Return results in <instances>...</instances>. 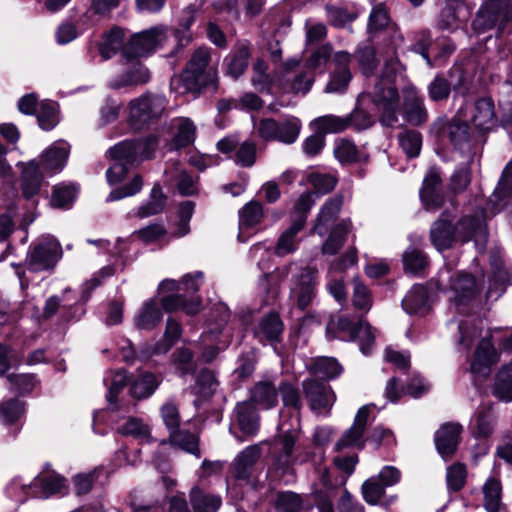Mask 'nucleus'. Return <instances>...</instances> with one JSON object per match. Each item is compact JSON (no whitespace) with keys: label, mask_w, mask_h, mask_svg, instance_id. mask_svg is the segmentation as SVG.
<instances>
[{"label":"nucleus","mask_w":512,"mask_h":512,"mask_svg":"<svg viewBox=\"0 0 512 512\" xmlns=\"http://www.w3.org/2000/svg\"><path fill=\"white\" fill-rule=\"evenodd\" d=\"M498 209L492 207L489 212L481 210L474 215L463 216L456 226L445 215L433 223L430 229V240L438 251H443L452 246L454 242H475L476 247L482 248L486 243L487 229L486 218L493 216Z\"/></svg>","instance_id":"f257e3e1"},{"label":"nucleus","mask_w":512,"mask_h":512,"mask_svg":"<svg viewBox=\"0 0 512 512\" xmlns=\"http://www.w3.org/2000/svg\"><path fill=\"white\" fill-rule=\"evenodd\" d=\"M403 77V67L398 60H391L384 66L380 80L376 83L372 98L375 105L383 110L381 122L387 126L396 120L399 96L394 86L397 78Z\"/></svg>","instance_id":"f03ea898"},{"label":"nucleus","mask_w":512,"mask_h":512,"mask_svg":"<svg viewBox=\"0 0 512 512\" xmlns=\"http://www.w3.org/2000/svg\"><path fill=\"white\" fill-rule=\"evenodd\" d=\"M62 257L58 241L52 237L39 240L30 246L25 259V268L29 272L52 270Z\"/></svg>","instance_id":"7ed1b4c3"},{"label":"nucleus","mask_w":512,"mask_h":512,"mask_svg":"<svg viewBox=\"0 0 512 512\" xmlns=\"http://www.w3.org/2000/svg\"><path fill=\"white\" fill-rule=\"evenodd\" d=\"M448 291L451 293L450 297L455 310L459 313H466L476 303L480 284L471 274L460 272L449 278Z\"/></svg>","instance_id":"20e7f679"},{"label":"nucleus","mask_w":512,"mask_h":512,"mask_svg":"<svg viewBox=\"0 0 512 512\" xmlns=\"http://www.w3.org/2000/svg\"><path fill=\"white\" fill-rule=\"evenodd\" d=\"M337 333L347 334V336H338L343 340H358L361 352L364 355L370 353L375 336L367 322L360 321L358 325L354 326L347 317L339 316L336 319L333 318L327 325V334L332 335L331 337H336Z\"/></svg>","instance_id":"39448f33"},{"label":"nucleus","mask_w":512,"mask_h":512,"mask_svg":"<svg viewBox=\"0 0 512 512\" xmlns=\"http://www.w3.org/2000/svg\"><path fill=\"white\" fill-rule=\"evenodd\" d=\"M165 96L145 93L129 103V117L131 123L139 128L158 120L166 109Z\"/></svg>","instance_id":"423d86ee"},{"label":"nucleus","mask_w":512,"mask_h":512,"mask_svg":"<svg viewBox=\"0 0 512 512\" xmlns=\"http://www.w3.org/2000/svg\"><path fill=\"white\" fill-rule=\"evenodd\" d=\"M157 147L154 136L142 140H126L113 146L109 151L111 159L132 165L136 162L149 159Z\"/></svg>","instance_id":"0eeeda50"},{"label":"nucleus","mask_w":512,"mask_h":512,"mask_svg":"<svg viewBox=\"0 0 512 512\" xmlns=\"http://www.w3.org/2000/svg\"><path fill=\"white\" fill-rule=\"evenodd\" d=\"M169 28L159 25L131 37L124 48L127 58L139 57L161 48L169 37Z\"/></svg>","instance_id":"6e6552de"},{"label":"nucleus","mask_w":512,"mask_h":512,"mask_svg":"<svg viewBox=\"0 0 512 512\" xmlns=\"http://www.w3.org/2000/svg\"><path fill=\"white\" fill-rule=\"evenodd\" d=\"M512 19V4L509 0H488L478 11L472 26L475 32L490 30L498 21Z\"/></svg>","instance_id":"1a4fd4ad"},{"label":"nucleus","mask_w":512,"mask_h":512,"mask_svg":"<svg viewBox=\"0 0 512 512\" xmlns=\"http://www.w3.org/2000/svg\"><path fill=\"white\" fill-rule=\"evenodd\" d=\"M211 54L208 48L197 49L182 74L186 86L191 88L206 83L207 76L214 74L215 69L210 65Z\"/></svg>","instance_id":"9d476101"},{"label":"nucleus","mask_w":512,"mask_h":512,"mask_svg":"<svg viewBox=\"0 0 512 512\" xmlns=\"http://www.w3.org/2000/svg\"><path fill=\"white\" fill-rule=\"evenodd\" d=\"M317 270L305 268L291 288V298L301 310L307 308L316 295Z\"/></svg>","instance_id":"9b49d317"},{"label":"nucleus","mask_w":512,"mask_h":512,"mask_svg":"<svg viewBox=\"0 0 512 512\" xmlns=\"http://www.w3.org/2000/svg\"><path fill=\"white\" fill-rule=\"evenodd\" d=\"M469 17L470 9L463 0H446L436 26L440 30L454 31L465 24Z\"/></svg>","instance_id":"f8f14e48"},{"label":"nucleus","mask_w":512,"mask_h":512,"mask_svg":"<svg viewBox=\"0 0 512 512\" xmlns=\"http://www.w3.org/2000/svg\"><path fill=\"white\" fill-rule=\"evenodd\" d=\"M371 408L368 405L362 406L354 419L353 425L347 429L335 445L337 450L348 447L363 449L365 445L364 432L367 426Z\"/></svg>","instance_id":"ddd939ff"},{"label":"nucleus","mask_w":512,"mask_h":512,"mask_svg":"<svg viewBox=\"0 0 512 512\" xmlns=\"http://www.w3.org/2000/svg\"><path fill=\"white\" fill-rule=\"evenodd\" d=\"M304 229V218L298 217L292 220L290 225L284 229L273 248V253L278 257H285L295 253L301 243L302 238L299 233Z\"/></svg>","instance_id":"4468645a"},{"label":"nucleus","mask_w":512,"mask_h":512,"mask_svg":"<svg viewBox=\"0 0 512 512\" xmlns=\"http://www.w3.org/2000/svg\"><path fill=\"white\" fill-rule=\"evenodd\" d=\"M333 62L335 65L334 72L326 85L327 93H342L346 90L352 75L349 69L351 55L344 51L335 53Z\"/></svg>","instance_id":"2eb2a0df"},{"label":"nucleus","mask_w":512,"mask_h":512,"mask_svg":"<svg viewBox=\"0 0 512 512\" xmlns=\"http://www.w3.org/2000/svg\"><path fill=\"white\" fill-rule=\"evenodd\" d=\"M303 389L310 401L311 409L319 413L329 409L335 401V394L331 387L323 383L306 380L303 382Z\"/></svg>","instance_id":"dca6fc26"},{"label":"nucleus","mask_w":512,"mask_h":512,"mask_svg":"<svg viewBox=\"0 0 512 512\" xmlns=\"http://www.w3.org/2000/svg\"><path fill=\"white\" fill-rule=\"evenodd\" d=\"M38 485L42 487V495L44 497H48L53 494L64 493L66 491L65 479L55 473L38 475L34 480L33 487H36ZM18 487H20L23 490L32 489V486L26 487L22 485L18 479H14L8 488L11 496H14V491Z\"/></svg>","instance_id":"f3484780"},{"label":"nucleus","mask_w":512,"mask_h":512,"mask_svg":"<svg viewBox=\"0 0 512 512\" xmlns=\"http://www.w3.org/2000/svg\"><path fill=\"white\" fill-rule=\"evenodd\" d=\"M462 426L458 423H446L435 433V445L442 458L450 457L457 449Z\"/></svg>","instance_id":"a211bd4d"},{"label":"nucleus","mask_w":512,"mask_h":512,"mask_svg":"<svg viewBox=\"0 0 512 512\" xmlns=\"http://www.w3.org/2000/svg\"><path fill=\"white\" fill-rule=\"evenodd\" d=\"M70 146L64 141H56L41 155L43 170L48 175L60 172L68 159Z\"/></svg>","instance_id":"6ab92c4d"},{"label":"nucleus","mask_w":512,"mask_h":512,"mask_svg":"<svg viewBox=\"0 0 512 512\" xmlns=\"http://www.w3.org/2000/svg\"><path fill=\"white\" fill-rule=\"evenodd\" d=\"M300 64V60L296 58L288 59L284 63V71L285 75L283 76V81L286 83L283 84L284 91H290L295 94H306L314 81L313 75L308 71H302L296 74L293 79L288 77V73L297 68Z\"/></svg>","instance_id":"aec40b11"},{"label":"nucleus","mask_w":512,"mask_h":512,"mask_svg":"<svg viewBox=\"0 0 512 512\" xmlns=\"http://www.w3.org/2000/svg\"><path fill=\"white\" fill-rule=\"evenodd\" d=\"M497 361V352L493 348L491 341L484 338L478 345L475 355L471 361V373L479 376H486L490 372V367Z\"/></svg>","instance_id":"412c9836"},{"label":"nucleus","mask_w":512,"mask_h":512,"mask_svg":"<svg viewBox=\"0 0 512 512\" xmlns=\"http://www.w3.org/2000/svg\"><path fill=\"white\" fill-rule=\"evenodd\" d=\"M261 455L258 445H251L241 451L233 463V473L238 480H248L253 468Z\"/></svg>","instance_id":"4be33fe9"},{"label":"nucleus","mask_w":512,"mask_h":512,"mask_svg":"<svg viewBox=\"0 0 512 512\" xmlns=\"http://www.w3.org/2000/svg\"><path fill=\"white\" fill-rule=\"evenodd\" d=\"M43 181V175L36 160L22 164L21 185L22 193L26 199H31L38 194Z\"/></svg>","instance_id":"5701e85b"},{"label":"nucleus","mask_w":512,"mask_h":512,"mask_svg":"<svg viewBox=\"0 0 512 512\" xmlns=\"http://www.w3.org/2000/svg\"><path fill=\"white\" fill-rule=\"evenodd\" d=\"M440 176L431 170L423 181L420 197L426 210L434 211L443 203V197L439 193Z\"/></svg>","instance_id":"b1692460"},{"label":"nucleus","mask_w":512,"mask_h":512,"mask_svg":"<svg viewBox=\"0 0 512 512\" xmlns=\"http://www.w3.org/2000/svg\"><path fill=\"white\" fill-rule=\"evenodd\" d=\"M150 79L149 70L139 62H133L119 77L109 82L112 89H121L129 86L145 84Z\"/></svg>","instance_id":"393cba45"},{"label":"nucleus","mask_w":512,"mask_h":512,"mask_svg":"<svg viewBox=\"0 0 512 512\" xmlns=\"http://www.w3.org/2000/svg\"><path fill=\"white\" fill-rule=\"evenodd\" d=\"M342 206V198L329 199L321 208L313 227V232L323 236L330 228H334L337 215Z\"/></svg>","instance_id":"a878e982"},{"label":"nucleus","mask_w":512,"mask_h":512,"mask_svg":"<svg viewBox=\"0 0 512 512\" xmlns=\"http://www.w3.org/2000/svg\"><path fill=\"white\" fill-rule=\"evenodd\" d=\"M297 439V431L289 430L280 436L274 445V451L278 454L275 456V465L277 468L287 470L293 464L292 453Z\"/></svg>","instance_id":"bb28decb"},{"label":"nucleus","mask_w":512,"mask_h":512,"mask_svg":"<svg viewBox=\"0 0 512 512\" xmlns=\"http://www.w3.org/2000/svg\"><path fill=\"white\" fill-rule=\"evenodd\" d=\"M470 121L475 128L482 131L489 130L494 125L495 111L491 99L481 98L475 102L471 110Z\"/></svg>","instance_id":"cd10ccee"},{"label":"nucleus","mask_w":512,"mask_h":512,"mask_svg":"<svg viewBox=\"0 0 512 512\" xmlns=\"http://www.w3.org/2000/svg\"><path fill=\"white\" fill-rule=\"evenodd\" d=\"M403 309L408 314L424 315L429 310L427 289L422 285H415L402 301Z\"/></svg>","instance_id":"c85d7f7f"},{"label":"nucleus","mask_w":512,"mask_h":512,"mask_svg":"<svg viewBox=\"0 0 512 512\" xmlns=\"http://www.w3.org/2000/svg\"><path fill=\"white\" fill-rule=\"evenodd\" d=\"M235 419L240 431L246 436H253L258 430V417L255 409L249 402H243L237 405L235 409Z\"/></svg>","instance_id":"c756f323"},{"label":"nucleus","mask_w":512,"mask_h":512,"mask_svg":"<svg viewBox=\"0 0 512 512\" xmlns=\"http://www.w3.org/2000/svg\"><path fill=\"white\" fill-rule=\"evenodd\" d=\"M249 44L246 41L237 44L235 52L226 57L227 74L233 78L241 76L248 66Z\"/></svg>","instance_id":"7c9ffc66"},{"label":"nucleus","mask_w":512,"mask_h":512,"mask_svg":"<svg viewBox=\"0 0 512 512\" xmlns=\"http://www.w3.org/2000/svg\"><path fill=\"white\" fill-rule=\"evenodd\" d=\"M180 336L181 327L179 323L172 318H168L163 341L142 351V357L149 358L155 354L166 353Z\"/></svg>","instance_id":"2f4dec72"},{"label":"nucleus","mask_w":512,"mask_h":512,"mask_svg":"<svg viewBox=\"0 0 512 512\" xmlns=\"http://www.w3.org/2000/svg\"><path fill=\"white\" fill-rule=\"evenodd\" d=\"M162 319V312L158 303L150 299L143 303L135 316V325L140 329H153Z\"/></svg>","instance_id":"473e14b6"},{"label":"nucleus","mask_w":512,"mask_h":512,"mask_svg":"<svg viewBox=\"0 0 512 512\" xmlns=\"http://www.w3.org/2000/svg\"><path fill=\"white\" fill-rule=\"evenodd\" d=\"M162 306L165 311L172 312L176 310H183L188 315H194L200 311L201 301L199 298L194 297L190 300L184 299L183 295L170 294L162 297Z\"/></svg>","instance_id":"72a5a7b5"},{"label":"nucleus","mask_w":512,"mask_h":512,"mask_svg":"<svg viewBox=\"0 0 512 512\" xmlns=\"http://www.w3.org/2000/svg\"><path fill=\"white\" fill-rule=\"evenodd\" d=\"M171 127L174 131L173 142L176 147H185L194 142L196 127L191 119L176 118L172 121Z\"/></svg>","instance_id":"f704fd0d"},{"label":"nucleus","mask_w":512,"mask_h":512,"mask_svg":"<svg viewBox=\"0 0 512 512\" xmlns=\"http://www.w3.org/2000/svg\"><path fill=\"white\" fill-rule=\"evenodd\" d=\"M282 331L283 323L280 317L275 313H271L260 321L255 335L260 341L268 340L273 342L279 339Z\"/></svg>","instance_id":"c9c22d12"},{"label":"nucleus","mask_w":512,"mask_h":512,"mask_svg":"<svg viewBox=\"0 0 512 512\" xmlns=\"http://www.w3.org/2000/svg\"><path fill=\"white\" fill-rule=\"evenodd\" d=\"M310 126L315 132L320 133L325 137L328 133H339L349 127V120L346 117L336 115H324L314 119Z\"/></svg>","instance_id":"e433bc0d"},{"label":"nucleus","mask_w":512,"mask_h":512,"mask_svg":"<svg viewBox=\"0 0 512 512\" xmlns=\"http://www.w3.org/2000/svg\"><path fill=\"white\" fill-rule=\"evenodd\" d=\"M190 502L194 512H216L221 506L220 497L207 494L198 488L191 490Z\"/></svg>","instance_id":"4c0bfd02"},{"label":"nucleus","mask_w":512,"mask_h":512,"mask_svg":"<svg viewBox=\"0 0 512 512\" xmlns=\"http://www.w3.org/2000/svg\"><path fill=\"white\" fill-rule=\"evenodd\" d=\"M349 228L350 222L346 220L336 224L328 239L322 245V253L327 255L336 254L344 245Z\"/></svg>","instance_id":"58836bf2"},{"label":"nucleus","mask_w":512,"mask_h":512,"mask_svg":"<svg viewBox=\"0 0 512 512\" xmlns=\"http://www.w3.org/2000/svg\"><path fill=\"white\" fill-rule=\"evenodd\" d=\"M159 383V379L154 374L142 373L133 381L131 394L137 399L147 398L155 392Z\"/></svg>","instance_id":"ea45409f"},{"label":"nucleus","mask_w":512,"mask_h":512,"mask_svg":"<svg viewBox=\"0 0 512 512\" xmlns=\"http://www.w3.org/2000/svg\"><path fill=\"white\" fill-rule=\"evenodd\" d=\"M124 32L120 28H113L108 32L99 45V53L107 60L120 49L124 50Z\"/></svg>","instance_id":"a19ab883"},{"label":"nucleus","mask_w":512,"mask_h":512,"mask_svg":"<svg viewBox=\"0 0 512 512\" xmlns=\"http://www.w3.org/2000/svg\"><path fill=\"white\" fill-rule=\"evenodd\" d=\"M461 112L444 127L443 133L447 135L455 146H462L469 139V127L466 121L460 118Z\"/></svg>","instance_id":"79ce46f5"},{"label":"nucleus","mask_w":512,"mask_h":512,"mask_svg":"<svg viewBox=\"0 0 512 512\" xmlns=\"http://www.w3.org/2000/svg\"><path fill=\"white\" fill-rule=\"evenodd\" d=\"M406 116L407 120L413 125L422 124L427 120V113L423 103L418 99L416 91L411 88L406 91Z\"/></svg>","instance_id":"37998d69"},{"label":"nucleus","mask_w":512,"mask_h":512,"mask_svg":"<svg viewBox=\"0 0 512 512\" xmlns=\"http://www.w3.org/2000/svg\"><path fill=\"white\" fill-rule=\"evenodd\" d=\"M494 394L502 401H512V362L504 366L497 374Z\"/></svg>","instance_id":"c03bdc74"},{"label":"nucleus","mask_w":512,"mask_h":512,"mask_svg":"<svg viewBox=\"0 0 512 512\" xmlns=\"http://www.w3.org/2000/svg\"><path fill=\"white\" fill-rule=\"evenodd\" d=\"M251 399L263 408H271L277 404L278 394L270 382H260L252 390Z\"/></svg>","instance_id":"a18cd8bd"},{"label":"nucleus","mask_w":512,"mask_h":512,"mask_svg":"<svg viewBox=\"0 0 512 512\" xmlns=\"http://www.w3.org/2000/svg\"><path fill=\"white\" fill-rule=\"evenodd\" d=\"M119 433L122 435H130L141 442H150L152 440L149 426L141 419L131 417L118 427Z\"/></svg>","instance_id":"49530a36"},{"label":"nucleus","mask_w":512,"mask_h":512,"mask_svg":"<svg viewBox=\"0 0 512 512\" xmlns=\"http://www.w3.org/2000/svg\"><path fill=\"white\" fill-rule=\"evenodd\" d=\"M501 492V483L495 478H489L484 484V507L488 512L499 511L501 507Z\"/></svg>","instance_id":"de8ad7c7"},{"label":"nucleus","mask_w":512,"mask_h":512,"mask_svg":"<svg viewBox=\"0 0 512 512\" xmlns=\"http://www.w3.org/2000/svg\"><path fill=\"white\" fill-rule=\"evenodd\" d=\"M263 207L259 202L250 201L239 211L240 229H248L258 225L263 219Z\"/></svg>","instance_id":"09e8293b"},{"label":"nucleus","mask_w":512,"mask_h":512,"mask_svg":"<svg viewBox=\"0 0 512 512\" xmlns=\"http://www.w3.org/2000/svg\"><path fill=\"white\" fill-rule=\"evenodd\" d=\"M277 126L276 141L284 144H292L297 140L302 124L298 118L290 116L281 122H277Z\"/></svg>","instance_id":"8fccbe9b"},{"label":"nucleus","mask_w":512,"mask_h":512,"mask_svg":"<svg viewBox=\"0 0 512 512\" xmlns=\"http://www.w3.org/2000/svg\"><path fill=\"white\" fill-rule=\"evenodd\" d=\"M311 372L324 379H333L342 373V367L334 358L319 357L313 362Z\"/></svg>","instance_id":"3c124183"},{"label":"nucleus","mask_w":512,"mask_h":512,"mask_svg":"<svg viewBox=\"0 0 512 512\" xmlns=\"http://www.w3.org/2000/svg\"><path fill=\"white\" fill-rule=\"evenodd\" d=\"M165 201L166 198L161 187L159 185H155L151 190L149 201L145 205L139 207L137 216L145 218L159 213L163 210Z\"/></svg>","instance_id":"603ef678"},{"label":"nucleus","mask_w":512,"mask_h":512,"mask_svg":"<svg viewBox=\"0 0 512 512\" xmlns=\"http://www.w3.org/2000/svg\"><path fill=\"white\" fill-rule=\"evenodd\" d=\"M427 264L426 255L417 248L409 247L403 254V265L407 273L418 274L425 269Z\"/></svg>","instance_id":"864d4df0"},{"label":"nucleus","mask_w":512,"mask_h":512,"mask_svg":"<svg viewBox=\"0 0 512 512\" xmlns=\"http://www.w3.org/2000/svg\"><path fill=\"white\" fill-rule=\"evenodd\" d=\"M104 384L108 388L107 399L110 403H115L118 393L127 383V375L123 370L108 371L104 376Z\"/></svg>","instance_id":"5fc2aeb1"},{"label":"nucleus","mask_w":512,"mask_h":512,"mask_svg":"<svg viewBox=\"0 0 512 512\" xmlns=\"http://www.w3.org/2000/svg\"><path fill=\"white\" fill-rule=\"evenodd\" d=\"M263 106V101L254 93H245L239 100H223L219 102V109L229 110L239 108L243 110H258Z\"/></svg>","instance_id":"6e6d98bb"},{"label":"nucleus","mask_w":512,"mask_h":512,"mask_svg":"<svg viewBox=\"0 0 512 512\" xmlns=\"http://www.w3.org/2000/svg\"><path fill=\"white\" fill-rule=\"evenodd\" d=\"M334 155L342 163H353L360 160V153L355 144L347 139H338L334 144Z\"/></svg>","instance_id":"4d7b16f0"},{"label":"nucleus","mask_w":512,"mask_h":512,"mask_svg":"<svg viewBox=\"0 0 512 512\" xmlns=\"http://www.w3.org/2000/svg\"><path fill=\"white\" fill-rule=\"evenodd\" d=\"M36 116L43 130H51L58 123L57 105L51 101H42Z\"/></svg>","instance_id":"13d9d810"},{"label":"nucleus","mask_w":512,"mask_h":512,"mask_svg":"<svg viewBox=\"0 0 512 512\" xmlns=\"http://www.w3.org/2000/svg\"><path fill=\"white\" fill-rule=\"evenodd\" d=\"M476 425L474 435L476 438L486 439L492 432L494 427V417L489 407L477 411L475 415Z\"/></svg>","instance_id":"bf43d9fd"},{"label":"nucleus","mask_w":512,"mask_h":512,"mask_svg":"<svg viewBox=\"0 0 512 512\" xmlns=\"http://www.w3.org/2000/svg\"><path fill=\"white\" fill-rule=\"evenodd\" d=\"M170 442L182 450L199 456L198 439L192 433L175 429L170 432Z\"/></svg>","instance_id":"052dcab7"},{"label":"nucleus","mask_w":512,"mask_h":512,"mask_svg":"<svg viewBox=\"0 0 512 512\" xmlns=\"http://www.w3.org/2000/svg\"><path fill=\"white\" fill-rule=\"evenodd\" d=\"M24 412V405L18 399L4 400L0 403V419L6 424L16 422Z\"/></svg>","instance_id":"680f3d73"},{"label":"nucleus","mask_w":512,"mask_h":512,"mask_svg":"<svg viewBox=\"0 0 512 512\" xmlns=\"http://www.w3.org/2000/svg\"><path fill=\"white\" fill-rule=\"evenodd\" d=\"M166 174H171L172 177L175 178L179 192L182 195H192L197 192L196 181L179 166H175L172 171H167Z\"/></svg>","instance_id":"e2e57ef3"},{"label":"nucleus","mask_w":512,"mask_h":512,"mask_svg":"<svg viewBox=\"0 0 512 512\" xmlns=\"http://www.w3.org/2000/svg\"><path fill=\"white\" fill-rule=\"evenodd\" d=\"M353 284V305L355 308L368 311L372 305V298L369 289L358 278L352 280Z\"/></svg>","instance_id":"0e129e2a"},{"label":"nucleus","mask_w":512,"mask_h":512,"mask_svg":"<svg viewBox=\"0 0 512 512\" xmlns=\"http://www.w3.org/2000/svg\"><path fill=\"white\" fill-rule=\"evenodd\" d=\"M332 48L330 45H323L314 51L306 61V69L311 73L315 71L323 72L331 56Z\"/></svg>","instance_id":"69168bd1"},{"label":"nucleus","mask_w":512,"mask_h":512,"mask_svg":"<svg viewBox=\"0 0 512 512\" xmlns=\"http://www.w3.org/2000/svg\"><path fill=\"white\" fill-rule=\"evenodd\" d=\"M302 508V501L299 495L292 492H281L277 494L275 509L277 512H299Z\"/></svg>","instance_id":"338daca9"},{"label":"nucleus","mask_w":512,"mask_h":512,"mask_svg":"<svg viewBox=\"0 0 512 512\" xmlns=\"http://www.w3.org/2000/svg\"><path fill=\"white\" fill-rule=\"evenodd\" d=\"M398 138L408 157H416L419 154L422 145L420 133L414 130L405 131Z\"/></svg>","instance_id":"774afa93"}]
</instances>
